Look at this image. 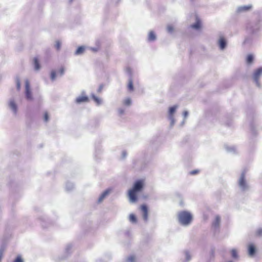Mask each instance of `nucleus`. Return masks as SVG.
<instances>
[{
  "label": "nucleus",
  "instance_id": "obj_44",
  "mask_svg": "<svg viewBox=\"0 0 262 262\" xmlns=\"http://www.w3.org/2000/svg\"><path fill=\"white\" fill-rule=\"evenodd\" d=\"M199 171L198 170H194L191 171H190V173L192 175L195 174L196 173H198Z\"/></svg>",
  "mask_w": 262,
  "mask_h": 262
},
{
  "label": "nucleus",
  "instance_id": "obj_10",
  "mask_svg": "<svg viewBox=\"0 0 262 262\" xmlns=\"http://www.w3.org/2000/svg\"><path fill=\"white\" fill-rule=\"evenodd\" d=\"M256 251L255 246L253 244H250L248 246V253L249 256L252 257L253 256Z\"/></svg>",
  "mask_w": 262,
  "mask_h": 262
},
{
  "label": "nucleus",
  "instance_id": "obj_25",
  "mask_svg": "<svg viewBox=\"0 0 262 262\" xmlns=\"http://www.w3.org/2000/svg\"><path fill=\"white\" fill-rule=\"evenodd\" d=\"M184 254H185V261L188 262L189 261H190L191 257V255H190L189 251H185Z\"/></svg>",
  "mask_w": 262,
  "mask_h": 262
},
{
  "label": "nucleus",
  "instance_id": "obj_35",
  "mask_svg": "<svg viewBox=\"0 0 262 262\" xmlns=\"http://www.w3.org/2000/svg\"><path fill=\"white\" fill-rule=\"evenodd\" d=\"M168 119L170 121V126H172L174 123H175V120L173 116H168Z\"/></svg>",
  "mask_w": 262,
  "mask_h": 262
},
{
  "label": "nucleus",
  "instance_id": "obj_36",
  "mask_svg": "<svg viewBox=\"0 0 262 262\" xmlns=\"http://www.w3.org/2000/svg\"><path fill=\"white\" fill-rule=\"evenodd\" d=\"M47 222L49 224H50V223L48 221V220H46V219H42V221H41V226L43 227V228H47L49 227L48 225H47L46 224H45V222Z\"/></svg>",
  "mask_w": 262,
  "mask_h": 262
},
{
  "label": "nucleus",
  "instance_id": "obj_43",
  "mask_svg": "<svg viewBox=\"0 0 262 262\" xmlns=\"http://www.w3.org/2000/svg\"><path fill=\"white\" fill-rule=\"evenodd\" d=\"M59 73L60 74V76H62L64 73V69L63 68H60L59 70Z\"/></svg>",
  "mask_w": 262,
  "mask_h": 262
},
{
  "label": "nucleus",
  "instance_id": "obj_46",
  "mask_svg": "<svg viewBox=\"0 0 262 262\" xmlns=\"http://www.w3.org/2000/svg\"><path fill=\"white\" fill-rule=\"evenodd\" d=\"M122 157L123 158H125L126 155H127V153L125 151H122Z\"/></svg>",
  "mask_w": 262,
  "mask_h": 262
},
{
  "label": "nucleus",
  "instance_id": "obj_30",
  "mask_svg": "<svg viewBox=\"0 0 262 262\" xmlns=\"http://www.w3.org/2000/svg\"><path fill=\"white\" fill-rule=\"evenodd\" d=\"M61 46V43L60 41L57 40L56 41V43L55 45V48L57 50L59 51L60 50Z\"/></svg>",
  "mask_w": 262,
  "mask_h": 262
},
{
  "label": "nucleus",
  "instance_id": "obj_34",
  "mask_svg": "<svg viewBox=\"0 0 262 262\" xmlns=\"http://www.w3.org/2000/svg\"><path fill=\"white\" fill-rule=\"evenodd\" d=\"M16 88L18 91H19L20 89V81L18 77L16 78Z\"/></svg>",
  "mask_w": 262,
  "mask_h": 262
},
{
  "label": "nucleus",
  "instance_id": "obj_45",
  "mask_svg": "<svg viewBox=\"0 0 262 262\" xmlns=\"http://www.w3.org/2000/svg\"><path fill=\"white\" fill-rule=\"evenodd\" d=\"M103 89V85H100L97 90V92L100 93L101 92L102 90Z\"/></svg>",
  "mask_w": 262,
  "mask_h": 262
},
{
  "label": "nucleus",
  "instance_id": "obj_18",
  "mask_svg": "<svg viewBox=\"0 0 262 262\" xmlns=\"http://www.w3.org/2000/svg\"><path fill=\"white\" fill-rule=\"evenodd\" d=\"M72 249V246L71 244L68 245L65 249V253L66 256H64V258L67 257L71 253Z\"/></svg>",
  "mask_w": 262,
  "mask_h": 262
},
{
  "label": "nucleus",
  "instance_id": "obj_11",
  "mask_svg": "<svg viewBox=\"0 0 262 262\" xmlns=\"http://www.w3.org/2000/svg\"><path fill=\"white\" fill-rule=\"evenodd\" d=\"M141 210L143 212V218L145 221L148 220V209L146 205H142L141 206Z\"/></svg>",
  "mask_w": 262,
  "mask_h": 262
},
{
  "label": "nucleus",
  "instance_id": "obj_15",
  "mask_svg": "<svg viewBox=\"0 0 262 262\" xmlns=\"http://www.w3.org/2000/svg\"><path fill=\"white\" fill-rule=\"evenodd\" d=\"M190 27L195 30L199 29L201 27L200 20L198 17H196V22L194 24L190 25Z\"/></svg>",
  "mask_w": 262,
  "mask_h": 262
},
{
  "label": "nucleus",
  "instance_id": "obj_4",
  "mask_svg": "<svg viewBox=\"0 0 262 262\" xmlns=\"http://www.w3.org/2000/svg\"><path fill=\"white\" fill-rule=\"evenodd\" d=\"M237 186L242 192H246L249 190L250 186L246 178V172L243 171L237 180Z\"/></svg>",
  "mask_w": 262,
  "mask_h": 262
},
{
  "label": "nucleus",
  "instance_id": "obj_49",
  "mask_svg": "<svg viewBox=\"0 0 262 262\" xmlns=\"http://www.w3.org/2000/svg\"><path fill=\"white\" fill-rule=\"evenodd\" d=\"M96 262H104L101 259H98L97 260Z\"/></svg>",
  "mask_w": 262,
  "mask_h": 262
},
{
  "label": "nucleus",
  "instance_id": "obj_39",
  "mask_svg": "<svg viewBox=\"0 0 262 262\" xmlns=\"http://www.w3.org/2000/svg\"><path fill=\"white\" fill-rule=\"evenodd\" d=\"M251 38L250 37H247L245 38L244 43L247 44V43H250L251 42Z\"/></svg>",
  "mask_w": 262,
  "mask_h": 262
},
{
  "label": "nucleus",
  "instance_id": "obj_52",
  "mask_svg": "<svg viewBox=\"0 0 262 262\" xmlns=\"http://www.w3.org/2000/svg\"><path fill=\"white\" fill-rule=\"evenodd\" d=\"M119 1H120V0H118V2H117V3H118Z\"/></svg>",
  "mask_w": 262,
  "mask_h": 262
},
{
  "label": "nucleus",
  "instance_id": "obj_28",
  "mask_svg": "<svg viewBox=\"0 0 262 262\" xmlns=\"http://www.w3.org/2000/svg\"><path fill=\"white\" fill-rule=\"evenodd\" d=\"M123 104L126 106H130L132 104V100L130 98H127L124 99Z\"/></svg>",
  "mask_w": 262,
  "mask_h": 262
},
{
  "label": "nucleus",
  "instance_id": "obj_29",
  "mask_svg": "<svg viewBox=\"0 0 262 262\" xmlns=\"http://www.w3.org/2000/svg\"><path fill=\"white\" fill-rule=\"evenodd\" d=\"M226 150L230 152H234L235 151V148L234 146L229 147L228 146H225Z\"/></svg>",
  "mask_w": 262,
  "mask_h": 262
},
{
  "label": "nucleus",
  "instance_id": "obj_3",
  "mask_svg": "<svg viewBox=\"0 0 262 262\" xmlns=\"http://www.w3.org/2000/svg\"><path fill=\"white\" fill-rule=\"evenodd\" d=\"M246 32L250 35H256L260 29V22L258 20L250 21L246 26Z\"/></svg>",
  "mask_w": 262,
  "mask_h": 262
},
{
  "label": "nucleus",
  "instance_id": "obj_22",
  "mask_svg": "<svg viewBox=\"0 0 262 262\" xmlns=\"http://www.w3.org/2000/svg\"><path fill=\"white\" fill-rule=\"evenodd\" d=\"M34 69L35 70H39L40 68V66L37 57H35L33 59Z\"/></svg>",
  "mask_w": 262,
  "mask_h": 262
},
{
  "label": "nucleus",
  "instance_id": "obj_7",
  "mask_svg": "<svg viewBox=\"0 0 262 262\" xmlns=\"http://www.w3.org/2000/svg\"><path fill=\"white\" fill-rule=\"evenodd\" d=\"M25 97L26 99L31 101L33 100V97L30 89V83L28 79L25 80Z\"/></svg>",
  "mask_w": 262,
  "mask_h": 262
},
{
  "label": "nucleus",
  "instance_id": "obj_40",
  "mask_svg": "<svg viewBox=\"0 0 262 262\" xmlns=\"http://www.w3.org/2000/svg\"><path fill=\"white\" fill-rule=\"evenodd\" d=\"M13 262H23V260L20 256H17Z\"/></svg>",
  "mask_w": 262,
  "mask_h": 262
},
{
  "label": "nucleus",
  "instance_id": "obj_42",
  "mask_svg": "<svg viewBox=\"0 0 262 262\" xmlns=\"http://www.w3.org/2000/svg\"><path fill=\"white\" fill-rule=\"evenodd\" d=\"M49 115L47 112H46L44 115V120L45 122H47L49 120Z\"/></svg>",
  "mask_w": 262,
  "mask_h": 262
},
{
  "label": "nucleus",
  "instance_id": "obj_38",
  "mask_svg": "<svg viewBox=\"0 0 262 262\" xmlns=\"http://www.w3.org/2000/svg\"><path fill=\"white\" fill-rule=\"evenodd\" d=\"M256 235L257 236H262V228H258L256 231Z\"/></svg>",
  "mask_w": 262,
  "mask_h": 262
},
{
  "label": "nucleus",
  "instance_id": "obj_47",
  "mask_svg": "<svg viewBox=\"0 0 262 262\" xmlns=\"http://www.w3.org/2000/svg\"><path fill=\"white\" fill-rule=\"evenodd\" d=\"M211 254H212V255H213L214 253V250L213 249H211Z\"/></svg>",
  "mask_w": 262,
  "mask_h": 262
},
{
  "label": "nucleus",
  "instance_id": "obj_2",
  "mask_svg": "<svg viewBox=\"0 0 262 262\" xmlns=\"http://www.w3.org/2000/svg\"><path fill=\"white\" fill-rule=\"evenodd\" d=\"M178 220L180 224L187 226L191 224L192 221V215L187 211H180L178 213Z\"/></svg>",
  "mask_w": 262,
  "mask_h": 262
},
{
  "label": "nucleus",
  "instance_id": "obj_5",
  "mask_svg": "<svg viewBox=\"0 0 262 262\" xmlns=\"http://www.w3.org/2000/svg\"><path fill=\"white\" fill-rule=\"evenodd\" d=\"M8 106L13 115L16 116L18 111V106L13 98H11L8 101Z\"/></svg>",
  "mask_w": 262,
  "mask_h": 262
},
{
  "label": "nucleus",
  "instance_id": "obj_41",
  "mask_svg": "<svg viewBox=\"0 0 262 262\" xmlns=\"http://www.w3.org/2000/svg\"><path fill=\"white\" fill-rule=\"evenodd\" d=\"M118 111L119 114L120 115H122L124 114L125 110H124V109H123L122 108H118Z\"/></svg>",
  "mask_w": 262,
  "mask_h": 262
},
{
  "label": "nucleus",
  "instance_id": "obj_51",
  "mask_svg": "<svg viewBox=\"0 0 262 262\" xmlns=\"http://www.w3.org/2000/svg\"><path fill=\"white\" fill-rule=\"evenodd\" d=\"M70 2H71L72 1V0H70Z\"/></svg>",
  "mask_w": 262,
  "mask_h": 262
},
{
  "label": "nucleus",
  "instance_id": "obj_37",
  "mask_svg": "<svg viewBox=\"0 0 262 262\" xmlns=\"http://www.w3.org/2000/svg\"><path fill=\"white\" fill-rule=\"evenodd\" d=\"M167 31L168 33H172L173 31V28L171 25H168L167 27Z\"/></svg>",
  "mask_w": 262,
  "mask_h": 262
},
{
  "label": "nucleus",
  "instance_id": "obj_27",
  "mask_svg": "<svg viewBox=\"0 0 262 262\" xmlns=\"http://www.w3.org/2000/svg\"><path fill=\"white\" fill-rule=\"evenodd\" d=\"M253 55H251V54L248 55L247 57V59H246L247 63L248 64H250L253 62Z\"/></svg>",
  "mask_w": 262,
  "mask_h": 262
},
{
  "label": "nucleus",
  "instance_id": "obj_53",
  "mask_svg": "<svg viewBox=\"0 0 262 262\" xmlns=\"http://www.w3.org/2000/svg\"><path fill=\"white\" fill-rule=\"evenodd\" d=\"M192 1H193V0H191Z\"/></svg>",
  "mask_w": 262,
  "mask_h": 262
},
{
  "label": "nucleus",
  "instance_id": "obj_20",
  "mask_svg": "<svg viewBox=\"0 0 262 262\" xmlns=\"http://www.w3.org/2000/svg\"><path fill=\"white\" fill-rule=\"evenodd\" d=\"M178 105H174L169 108L168 116H173V114L175 113L176 110L178 108Z\"/></svg>",
  "mask_w": 262,
  "mask_h": 262
},
{
  "label": "nucleus",
  "instance_id": "obj_23",
  "mask_svg": "<svg viewBox=\"0 0 262 262\" xmlns=\"http://www.w3.org/2000/svg\"><path fill=\"white\" fill-rule=\"evenodd\" d=\"M74 187V184L70 182H67L66 184V189L67 191H70L72 190Z\"/></svg>",
  "mask_w": 262,
  "mask_h": 262
},
{
  "label": "nucleus",
  "instance_id": "obj_17",
  "mask_svg": "<svg viewBox=\"0 0 262 262\" xmlns=\"http://www.w3.org/2000/svg\"><path fill=\"white\" fill-rule=\"evenodd\" d=\"M85 50V47L84 46H80L77 48L75 52V55H82Z\"/></svg>",
  "mask_w": 262,
  "mask_h": 262
},
{
  "label": "nucleus",
  "instance_id": "obj_50",
  "mask_svg": "<svg viewBox=\"0 0 262 262\" xmlns=\"http://www.w3.org/2000/svg\"><path fill=\"white\" fill-rule=\"evenodd\" d=\"M228 262H233L232 260H229Z\"/></svg>",
  "mask_w": 262,
  "mask_h": 262
},
{
  "label": "nucleus",
  "instance_id": "obj_1",
  "mask_svg": "<svg viewBox=\"0 0 262 262\" xmlns=\"http://www.w3.org/2000/svg\"><path fill=\"white\" fill-rule=\"evenodd\" d=\"M144 181L143 180H138L134 183L133 188L128 191L130 203H134L137 201V193L142 191Z\"/></svg>",
  "mask_w": 262,
  "mask_h": 262
},
{
  "label": "nucleus",
  "instance_id": "obj_16",
  "mask_svg": "<svg viewBox=\"0 0 262 262\" xmlns=\"http://www.w3.org/2000/svg\"><path fill=\"white\" fill-rule=\"evenodd\" d=\"M251 7L252 6L251 5L241 6L238 8L237 11L239 12L247 11L248 10L250 9Z\"/></svg>",
  "mask_w": 262,
  "mask_h": 262
},
{
  "label": "nucleus",
  "instance_id": "obj_6",
  "mask_svg": "<svg viewBox=\"0 0 262 262\" xmlns=\"http://www.w3.org/2000/svg\"><path fill=\"white\" fill-rule=\"evenodd\" d=\"M262 75V67L256 69L253 74V79L255 82L256 85L260 88V83L259 81V79Z\"/></svg>",
  "mask_w": 262,
  "mask_h": 262
},
{
  "label": "nucleus",
  "instance_id": "obj_21",
  "mask_svg": "<svg viewBox=\"0 0 262 262\" xmlns=\"http://www.w3.org/2000/svg\"><path fill=\"white\" fill-rule=\"evenodd\" d=\"M91 96L97 105H99L101 104L102 100L100 98L97 97L93 94H92Z\"/></svg>",
  "mask_w": 262,
  "mask_h": 262
},
{
  "label": "nucleus",
  "instance_id": "obj_31",
  "mask_svg": "<svg viewBox=\"0 0 262 262\" xmlns=\"http://www.w3.org/2000/svg\"><path fill=\"white\" fill-rule=\"evenodd\" d=\"M189 115V113L187 111H184V112L183 113V116L184 117V119L183 120V121L182 122V124L183 125L184 123H185V119H186V118L188 117Z\"/></svg>",
  "mask_w": 262,
  "mask_h": 262
},
{
  "label": "nucleus",
  "instance_id": "obj_24",
  "mask_svg": "<svg viewBox=\"0 0 262 262\" xmlns=\"http://www.w3.org/2000/svg\"><path fill=\"white\" fill-rule=\"evenodd\" d=\"M128 89L129 91H133L134 90V86H133V81L131 77L128 79V84L127 86Z\"/></svg>",
  "mask_w": 262,
  "mask_h": 262
},
{
  "label": "nucleus",
  "instance_id": "obj_33",
  "mask_svg": "<svg viewBox=\"0 0 262 262\" xmlns=\"http://www.w3.org/2000/svg\"><path fill=\"white\" fill-rule=\"evenodd\" d=\"M127 262H135V257L134 255L129 256L127 259Z\"/></svg>",
  "mask_w": 262,
  "mask_h": 262
},
{
  "label": "nucleus",
  "instance_id": "obj_12",
  "mask_svg": "<svg viewBox=\"0 0 262 262\" xmlns=\"http://www.w3.org/2000/svg\"><path fill=\"white\" fill-rule=\"evenodd\" d=\"M88 100H89V98L87 96H80L77 97L75 101L77 103L79 104V103H81L82 102H87V101H88Z\"/></svg>",
  "mask_w": 262,
  "mask_h": 262
},
{
  "label": "nucleus",
  "instance_id": "obj_48",
  "mask_svg": "<svg viewBox=\"0 0 262 262\" xmlns=\"http://www.w3.org/2000/svg\"><path fill=\"white\" fill-rule=\"evenodd\" d=\"M127 72L130 75V69L129 68L127 69Z\"/></svg>",
  "mask_w": 262,
  "mask_h": 262
},
{
  "label": "nucleus",
  "instance_id": "obj_26",
  "mask_svg": "<svg viewBox=\"0 0 262 262\" xmlns=\"http://www.w3.org/2000/svg\"><path fill=\"white\" fill-rule=\"evenodd\" d=\"M129 221L133 223H137V218L133 214H130L129 217Z\"/></svg>",
  "mask_w": 262,
  "mask_h": 262
},
{
  "label": "nucleus",
  "instance_id": "obj_14",
  "mask_svg": "<svg viewBox=\"0 0 262 262\" xmlns=\"http://www.w3.org/2000/svg\"><path fill=\"white\" fill-rule=\"evenodd\" d=\"M219 47L221 50H224L226 47V41L224 38H221L219 41Z\"/></svg>",
  "mask_w": 262,
  "mask_h": 262
},
{
  "label": "nucleus",
  "instance_id": "obj_9",
  "mask_svg": "<svg viewBox=\"0 0 262 262\" xmlns=\"http://www.w3.org/2000/svg\"><path fill=\"white\" fill-rule=\"evenodd\" d=\"M111 191L112 189L111 188H108L106 189L105 191H104L98 198V203H101V202H102L103 200L110 194Z\"/></svg>",
  "mask_w": 262,
  "mask_h": 262
},
{
  "label": "nucleus",
  "instance_id": "obj_13",
  "mask_svg": "<svg viewBox=\"0 0 262 262\" xmlns=\"http://www.w3.org/2000/svg\"><path fill=\"white\" fill-rule=\"evenodd\" d=\"M231 257L235 260H238L239 259V255L238 254V251L236 249H232L230 251Z\"/></svg>",
  "mask_w": 262,
  "mask_h": 262
},
{
  "label": "nucleus",
  "instance_id": "obj_32",
  "mask_svg": "<svg viewBox=\"0 0 262 262\" xmlns=\"http://www.w3.org/2000/svg\"><path fill=\"white\" fill-rule=\"evenodd\" d=\"M56 74L55 71H52L51 73V76H50L51 80L52 81H54L56 79Z\"/></svg>",
  "mask_w": 262,
  "mask_h": 262
},
{
  "label": "nucleus",
  "instance_id": "obj_8",
  "mask_svg": "<svg viewBox=\"0 0 262 262\" xmlns=\"http://www.w3.org/2000/svg\"><path fill=\"white\" fill-rule=\"evenodd\" d=\"M221 219L220 215H217L215 216L214 220L212 224V228L214 232H217L219 231L220 227Z\"/></svg>",
  "mask_w": 262,
  "mask_h": 262
},
{
  "label": "nucleus",
  "instance_id": "obj_19",
  "mask_svg": "<svg viewBox=\"0 0 262 262\" xmlns=\"http://www.w3.org/2000/svg\"><path fill=\"white\" fill-rule=\"evenodd\" d=\"M156 35L155 33L152 31H150L148 36V40L149 41H154L156 40Z\"/></svg>",
  "mask_w": 262,
  "mask_h": 262
}]
</instances>
